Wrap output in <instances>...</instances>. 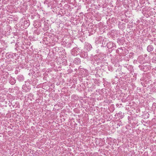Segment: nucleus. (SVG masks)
Instances as JSON below:
<instances>
[{"label": "nucleus", "instance_id": "10", "mask_svg": "<svg viewBox=\"0 0 156 156\" xmlns=\"http://www.w3.org/2000/svg\"><path fill=\"white\" fill-rule=\"evenodd\" d=\"M155 60H156V58H155Z\"/></svg>", "mask_w": 156, "mask_h": 156}, {"label": "nucleus", "instance_id": "6", "mask_svg": "<svg viewBox=\"0 0 156 156\" xmlns=\"http://www.w3.org/2000/svg\"><path fill=\"white\" fill-rule=\"evenodd\" d=\"M112 44V45H113V44L112 43L111 44V43H110L109 44H107L108 47L109 48H111L112 47H111V46H110V45H111Z\"/></svg>", "mask_w": 156, "mask_h": 156}, {"label": "nucleus", "instance_id": "7", "mask_svg": "<svg viewBox=\"0 0 156 156\" xmlns=\"http://www.w3.org/2000/svg\"><path fill=\"white\" fill-rule=\"evenodd\" d=\"M104 58L102 57H101V58H99V61H100V62H101V61H102L103 60Z\"/></svg>", "mask_w": 156, "mask_h": 156}, {"label": "nucleus", "instance_id": "2", "mask_svg": "<svg viewBox=\"0 0 156 156\" xmlns=\"http://www.w3.org/2000/svg\"><path fill=\"white\" fill-rule=\"evenodd\" d=\"M80 62V59L79 58H75L73 61V63L76 65L78 64Z\"/></svg>", "mask_w": 156, "mask_h": 156}, {"label": "nucleus", "instance_id": "1", "mask_svg": "<svg viewBox=\"0 0 156 156\" xmlns=\"http://www.w3.org/2000/svg\"><path fill=\"white\" fill-rule=\"evenodd\" d=\"M97 55H96L94 56V59L91 61V63L94 65V67L97 68V66H98V62L97 60Z\"/></svg>", "mask_w": 156, "mask_h": 156}, {"label": "nucleus", "instance_id": "3", "mask_svg": "<svg viewBox=\"0 0 156 156\" xmlns=\"http://www.w3.org/2000/svg\"><path fill=\"white\" fill-rule=\"evenodd\" d=\"M5 55L6 58L8 59L12 58L13 57V55L12 54H9V53H6Z\"/></svg>", "mask_w": 156, "mask_h": 156}, {"label": "nucleus", "instance_id": "9", "mask_svg": "<svg viewBox=\"0 0 156 156\" xmlns=\"http://www.w3.org/2000/svg\"><path fill=\"white\" fill-rule=\"evenodd\" d=\"M105 67V68H106L105 67H104L103 66H101V67Z\"/></svg>", "mask_w": 156, "mask_h": 156}, {"label": "nucleus", "instance_id": "8", "mask_svg": "<svg viewBox=\"0 0 156 156\" xmlns=\"http://www.w3.org/2000/svg\"><path fill=\"white\" fill-rule=\"evenodd\" d=\"M41 55H39V54L37 55V56L39 57H41Z\"/></svg>", "mask_w": 156, "mask_h": 156}, {"label": "nucleus", "instance_id": "4", "mask_svg": "<svg viewBox=\"0 0 156 156\" xmlns=\"http://www.w3.org/2000/svg\"><path fill=\"white\" fill-rule=\"evenodd\" d=\"M153 48L151 45H149L147 47V50L149 52H150L153 50Z\"/></svg>", "mask_w": 156, "mask_h": 156}, {"label": "nucleus", "instance_id": "5", "mask_svg": "<svg viewBox=\"0 0 156 156\" xmlns=\"http://www.w3.org/2000/svg\"><path fill=\"white\" fill-rule=\"evenodd\" d=\"M87 53L84 52V53H83L81 55V56L82 57H83L84 58H87Z\"/></svg>", "mask_w": 156, "mask_h": 156}]
</instances>
